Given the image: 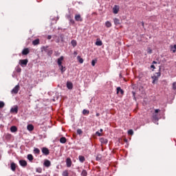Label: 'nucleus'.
<instances>
[{"instance_id": "nucleus-1", "label": "nucleus", "mask_w": 176, "mask_h": 176, "mask_svg": "<svg viewBox=\"0 0 176 176\" xmlns=\"http://www.w3.org/2000/svg\"><path fill=\"white\" fill-rule=\"evenodd\" d=\"M45 52L46 54H47L48 56H52L53 54V50L52 49H49L48 46H44L42 47V52Z\"/></svg>"}, {"instance_id": "nucleus-2", "label": "nucleus", "mask_w": 176, "mask_h": 176, "mask_svg": "<svg viewBox=\"0 0 176 176\" xmlns=\"http://www.w3.org/2000/svg\"><path fill=\"white\" fill-rule=\"evenodd\" d=\"M161 74L160 72H157L154 76H153L151 78L153 79L152 83L155 85L157 80H159V78H160Z\"/></svg>"}, {"instance_id": "nucleus-3", "label": "nucleus", "mask_w": 176, "mask_h": 176, "mask_svg": "<svg viewBox=\"0 0 176 176\" xmlns=\"http://www.w3.org/2000/svg\"><path fill=\"white\" fill-rule=\"evenodd\" d=\"M19 91H20V85H17L12 89V90L11 91V94H17V93H19Z\"/></svg>"}, {"instance_id": "nucleus-4", "label": "nucleus", "mask_w": 176, "mask_h": 176, "mask_svg": "<svg viewBox=\"0 0 176 176\" xmlns=\"http://www.w3.org/2000/svg\"><path fill=\"white\" fill-rule=\"evenodd\" d=\"M10 113L17 114L19 113V106L15 105L13 107H12L10 109Z\"/></svg>"}, {"instance_id": "nucleus-5", "label": "nucleus", "mask_w": 176, "mask_h": 176, "mask_svg": "<svg viewBox=\"0 0 176 176\" xmlns=\"http://www.w3.org/2000/svg\"><path fill=\"white\" fill-rule=\"evenodd\" d=\"M19 64L21 67H25L28 64V59H23L19 60Z\"/></svg>"}, {"instance_id": "nucleus-6", "label": "nucleus", "mask_w": 176, "mask_h": 176, "mask_svg": "<svg viewBox=\"0 0 176 176\" xmlns=\"http://www.w3.org/2000/svg\"><path fill=\"white\" fill-rule=\"evenodd\" d=\"M74 19L76 21H80V22L83 21V18H82L80 14H76L74 16Z\"/></svg>"}, {"instance_id": "nucleus-7", "label": "nucleus", "mask_w": 176, "mask_h": 176, "mask_svg": "<svg viewBox=\"0 0 176 176\" xmlns=\"http://www.w3.org/2000/svg\"><path fill=\"white\" fill-rule=\"evenodd\" d=\"M41 151H42V153H43V155H45V156H47V155H50V153L49 148H47L46 147H43Z\"/></svg>"}, {"instance_id": "nucleus-8", "label": "nucleus", "mask_w": 176, "mask_h": 176, "mask_svg": "<svg viewBox=\"0 0 176 176\" xmlns=\"http://www.w3.org/2000/svg\"><path fill=\"white\" fill-rule=\"evenodd\" d=\"M19 164L20 166H21V167H27V161L24 160H19Z\"/></svg>"}, {"instance_id": "nucleus-9", "label": "nucleus", "mask_w": 176, "mask_h": 176, "mask_svg": "<svg viewBox=\"0 0 176 176\" xmlns=\"http://www.w3.org/2000/svg\"><path fill=\"white\" fill-rule=\"evenodd\" d=\"M66 165H67V167H71V166H72V160H71V158L69 157L67 158Z\"/></svg>"}, {"instance_id": "nucleus-10", "label": "nucleus", "mask_w": 176, "mask_h": 176, "mask_svg": "<svg viewBox=\"0 0 176 176\" xmlns=\"http://www.w3.org/2000/svg\"><path fill=\"white\" fill-rule=\"evenodd\" d=\"M27 54H30V49L29 48H25L22 51L23 56H27Z\"/></svg>"}, {"instance_id": "nucleus-11", "label": "nucleus", "mask_w": 176, "mask_h": 176, "mask_svg": "<svg viewBox=\"0 0 176 176\" xmlns=\"http://www.w3.org/2000/svg\"><path fill=\"white\" fill-rule=\"evenodd\" d=\"M113 12L114 13V14H118V13L119 12L118 6H114V7L113 8Z\"/></svg>"}, {"instance_id": "nucleus-12", "label": "nucleus", "mask_w": 176, "mask_h": 176, "mask_svg": "<svg viewBox=\"0 0 176 176\" xmlns=\"http://www.w3.org/2000/svg\"><path fill=\"white\" fill-rule=\"evenodd\" d=\"M63 60H64V56H60V58H58V67H61L63 65Z\"/></svg>"}, {"instance_id": "nucleus-13", "label": "nucleus", "mask_w": 176, "mask_h": 176, "mask_svg": "<svg viewBox=\"0 0 176 176\" xmlns=\"http://www.w3.org/2000/svg\"><path fill=\"white\" fill-rule=\"evenodd\" d=\"M44 166L45 167H50V166H52V162H50L49 160H45L44 161Z\"/></svg>"}, {"instance_id": "nucleus-14", "label": "nucleus", "mask_w": 176, "mask_h": 176, "mask_svg": "<svg viewBox=\"0 0 176 176\" xmlns=\"http://www.w3.org/2000/svg\"><path fill=\"white\" fill-rule=\"evenodd\" d=\"M119 93H120L122 96L124 94V91H123V89H122V88H120V87H117V94H119Z\"/></svg>"}, {"instance_id": "nucleus-15", "label": "nucleus", "mask_w": 176, "mask_h": 176, "mask_svg": "<svg viewBox=\"0 0 176 176\" xmlns=\"http://www.w3.org/2000/svg\"><path fill=\"white\" fill-rule=\"evenodd\" d=\"M67 89H69V90L72 89V88L74 87V85L72 84V82H67Z\"/></svg>"}, {"instance_id": "nucleus-16", "label": "nucleus", "mask_w": 176, "mask_h": 176, "mask_svg": "<svg viewBox=\"0 0 176 176\" xmlns=\"http://www.w3.org/2000/svg\"><path fill=\"white\" fill-rule=\"evenodd\" d=\"M100 141L101 144H108V140L106 139L105 138H101L100 139Z\"/></svg>"}, {"instance_id": "nucleus-17", "label": "nucleus", "mask_w": 176, "mask_h": 176, "mask_svg": "<svg viewBox=\"0 0 176 176\" xmlns=\"http://www.w3.org/2000/svg\"><path fill=\"white\" fill-rule=\"evenodd\" d=\"M11 133H16L17 131V127L16 126H12L10 127Z\"/></svg>"}, {"instance_id": "nucleus-18", "label": "nucleus", "mask_w": 176, "mask_h": 176, "mask_svg": "<svg viewBox=\"0 0 176 176\" xmlns=\"http://www.w3.org/2000/svg\"><path fill=\"white\" fill-rule=\"evenodd\" d=\"M60 144H65L67 142V138L65 137H62L60 138Z\"/></svg>"}, {"instance_id": "nucleus-19", "label": "nucleus", "mask_w": 176, "mask_h": 176, "mask_svg": "<svg viewBox=\"0 0 176 176\" xmlns=\"http://www.w3.org/2000/svg\"><path fill=\"white\" fill-rule=\"evenodd\" d=\"M10 167L12 171H16V164L14 162L11 163Z\"/></svg>"}, {"instance_id": "nucleus-20", "label": "nucleus", "mask_w": 176, "mask_h": 176, "mask_svg": "<svg viewBox=\"0 0 176 176\" xmlns=\"http://www.w3.org/2000/svg\"><path fill=\"white\" fill-rule=\"evenodd\" d=\"M105 25L107 28H111V27H112V23H111L110 21H107L105 23Z\"/></svg>"}, {"instance_id": "nucleus-21", "label": "nucleus", "mask_w": 176, "mask_h": 176, "mask_svg": "<svg viewBox=\"0 0 176 176\" xmlns=\"http://www.w3.org/2000/svg\"><path fill=\"white\" fill-rule=\"evenodd\" d=\"M78 159L80 163H83L85 160V157L83 155H79Z\"/></svg>"}, {"instance_id": "nucleus-22", "label": "nucleus", "mask_w": 176, "mask_h": 176, "mask_svg": "<svg viewBox=\"0 0 176 176\" xmlns=\"http://www.w3.org/2000/svg\"><path fill=\"white\" fill-rule=\"evenodd\" d=\"M32 44L34 45V46H36V45H39V38H37L36 40H34L32 41Z\"/></svg>"}, {"instance_id": "nucleus-23", "label": "nucleus", "mask_w": 176, "mask_h": 176, "mask_svg": "<svg viewBox=\"0 0 176 176\" xmlns=\"http://www.w3.org/2000/svg\"><path fill=\"white\" fill-rule=\"evenodd\" d=\"M113 21H114V24H116V25L120 24V20H119L117 18L114 19Z\"/></svg>"}, {"instance_id": "nucleus-24", "label": "nucleus", "mask_w": 176, "mask_h": 176, "mask_svg": "<svg viewBox=\"0 0 176 176\" xmlns=\"http://www.w3.org/2000/svg\"><path fill=\"white\" fill-rule=\"evenodd\" d=\"M28 130L29 131H32L34 130V125L32 124L28 125Z\"/></svg>"}, {"instance_id": "nucleus-25", "label": "nucleus", "mask_w": 176, "mask_h": 176, "mask_svg": "<svg viewBox=\"0 0 176 176\" xmlns=\"http://www.w3.org/2000/svg\"><path fill=\"white\" fill-rule=\"evenodd\" d=\"M28 159L30 162H32V160H34V156L32 154H28Z\"/></svg>"}, {"instance_id": "nucleus-26", "label": "nucleus", "mask_w": 176, "mask_h": 176, "mask_svg": "<svg viewBox=\"0 0 176 176\" xmlns=\"http://www.w3.org/2000/svg\"><path fill=\"white\" fill-rule=\"evenodd\" d=\"M77 60L80 63V64H83V58H82L80 56H77Z\"/></svg>"}, {"instance_id": "nucleus-27", "label": "nucleus", "mask_w": 176, "mask_h": 176, "mask_svg": "<svg viewBox=\"0 0 176 176\" xmlns=\"http://www.w3.org/2000/svg\"><path fill=\"white\" fill-rule=\"evenodd\" d=\"M59 68H60L62 74L65 72V67L63 66V65H60V66H59Z\"/></svg>"}, {"instance_id": "nucleus-28", "label": "nucleus", "mask_w": 176, "mask_h": 176, "mask_svg": "<svg viewBox=\"0 0 176 176\" xmlns=\"http://www.w3.org/2000/svg\"><path fill=\"white\" fill-rule=\"evenodd\" d=\"M71 43H72V45L73 46V47H75L76 46V45H78L76 40H72L71 41Z\"/></svg>"}, {"instance_id": "nucleus-29", "label": "nucleus", "mask_w": 176, "mask_h": 176, "mask_svg": "<svg viewBox=\"0 0 176 176\" xmlns=\"http://www.w3.org/2000/svg\"><path fill=\"white\" fill-rule=\"evenodd\" d=\"M34 153L36 155H39V153H41V150H39V148H34Z\"/></svg>"}, {"instance_id": "nucleus-30", "label": "nucleus", "mask_w": 176, "mask_h": 176, "mask_svg": "<svg viewBox=\"0 0 176 176\" xmlns=\"http://www.w3.org/2000/svg\"><path fill=\"white\" fill-rule=\"evenodd\" d=\"M96 46H102V41H97L96 42Z\"/></svg>"}, {"instance_id": "nucleus-31", "label": "nucleus", "mask_w": 176, "mask_h": 176, "mask_svg": "<svg viewBox=\"0 0 176 176\" xmlns=\"http://www.w3.org/2000/svg\"><path fill=\"white\" fill-rule=\"evenodd\" d=\"M89 113H90V111L89 110H87V109H84L82 111V114L83 115H89Z\"/></svg>"}, {"instance_id": "nucleus-32", "label": "nucleus", "mask_w": 176, "mask_h": 176, "mask_svg": "<svg viewBox=\"0 0 176 176\" xmlns=\"http://www.w3.org/2000/svg\"><path fill=\"white\" fill-rule=\"evenodd\" d=\"M82 176H87V171L86 170H82L81 173Z\"/></svg>"}, {"instance_id": "nucleus-33", "label": "nucleus", "mask_w": 176, "mask_h": 176, "mask_svg": "<svg viewBox=\"0 0 176 176\" xmlns=\"http://www.w3.org/2000/svg\"><path fill=\"white\" fill-rule=\"evenodd\" d=\"M77 134H78V135H81V134H83V131L80 129H77Z\"/></svg>"}, {"instance_id": "nucleus-34", "label": "nucleus", "mask_w": 176, "mask_h": 176, "mask_svg": "<svg viewBox=\"0 0 176 176\" xmlns=\"http://www.w3.org/2000/svg\"><path fill=\"white\" fill-rule=\"evenodd\" d=\"M15 70L16 72L20 73L21 72V67H19V66H16L15 68Z\"/></svg>"}, {"instance_id": "nucleus-35", "label": "nucleus", "mask_w": 176, "mask_h": 176, "mask_svg": "<svg viewBox=\"0 0 176 176\" xmlns=\"http://www.w3.org/2000/svg\"><path fill=\"white\" fill-rule=\"evenodd\" d=\"M5 107V102L3 101H0V109Z\"/></svg>"}, {"instance_id": "nucleus-36", "label": "nucleus", "mask_w": 176, "mask_h": 176, "mask_svg": "<svg viewBox=\"0 0 176 176\" xmlns=\"http://www.w3.org/2000/svg\"><path fill=\"white\" fill-rule=\"evenodd\" d=\"M69 173H68V170H65L63 172V176H68Z\"/></svg>"}, {"instance_id": "nucleus-37", "label": "nucleus", "mask_w": 176, "mask_h": 176, "mask_svg": "<svg viewBox=\"0 0 176 176\" xmlns=\"http://www.w3.org/2000/svg\"><path fill=\"white\" fill-rule=\"evenodd\" d=\"M128 134L129 135H133V134H134V131L132 129H130L128 131Z\"/></svg>"}, {"instance_id": "nucleus-38", "label": "nucleus", "mask_w": 176, "mask_h": 176, "mask_svg": "<svg viewBox=\"0 0 176 176\" xmlns=\"http://www.w3.org/2000/svg\"><path fill=\"white\" fill-rule=\"evenodd\" d=\"M171 50L173 52V53H175L176 52V45H175L172 48Z\"/></svg>"}, {"instance_id": "nucleus-39", "label": "nucleus", "mask_w": 176, "mask_h": 176, "mask_svg": "<svg viewBox=\"0 0 176 176\" xmlns=\"http://www.w3.org/2000/svg\"><path fill=\"white\" fill-rule=\"evenodd\" d=\"M96 160L98 162L100 160H101V155H98L96 156Z\"/></svg>"}, {"instance_id": "nucleus-40", "label": "nucleus", "mask_w": 176, "mask_h": 176, "mask_svg": "<svg viewBox=\"0 0 176 176\" xmlns=\"http://www.w3.org/2000/svg\"><path fill=\"white\" fill-rule=\"evenodd\" d=\"M69 22L71 23V24H72L74 25V24H75V21L72 19H69Z\"/></svg>"}, {"instance_id": "nucleus-41", "label": "nucleus", "mask_w": 176, "mask_h": 176, "mask_svg": "<svg viewBox=\"0 0 176 176\" xmlns=\"http://www.w3.org/2000/svg\"><path fill=\"white\" fill-rule=\"evenodd\" d=\"M96 63H97L96 60H93L91 61V65H92V67H94V66L96 65Z\"/></svg>"}, {"instance_id": "nucleus-42", "label": "nucleus", "mask_w": 176, "mask_h": 176, "mask_svg": "<svg viewBox=\"0 0 176 176\" xmlns=\"http://www.w3.org/2000/svg\"><path fill=\"white\" fill-rule=\"evenodd\" d=\"M173 90H176V82L173 83Z\"/></svg>"}, {"instance_id": "nucleus-43", "label": "nucleus", "mask_w": 176, "mask_h": 176, "mask_svg": "<svg viewBox=\"0 0 176 176\" xmlns=\"http://www.w3.org/2000/svg\"><path fill=\"white\" fill-rule=\"evenodd\" d=\"M96 135H98V137H101V135H102V134H101V133H100L99 131H96Z\"/></svg>"}, {"instance_id": "nucleus-44", "label": "nucleus", "mask_w": 176, "mask_h": 176, "mask_svg": "<svg viewBox=\"0 0 176 176\" xmlns=\"http://www.w3.org/2000/svg\"><path fill=\"white\" fill-rule=\"evenodd\" d=\"M147 53H148V54H152V50L151 48H148Z\"/></svg>"}, {"instance_id": "nucleus-45", "label": "nucleus", "mask_w": 176, "mask_h": 176, "mask_svg": "<svg viewBox=\"0 0 176 176\" xmlns=\"http://www.w3.org/2000/svg\"><path fill=\"white\" fill-rule=\"evenodd\" d=\"M155 113H159V112H160V109H155Z\"/></svg>"}, {"instance_id": "nucleus-46", "label": "nucleus", "mask_w": 176, "mask_h": 176, "mask_svg": "<svg viewBox=\"0 0 176 176\" xmlns=\"http://www.w3.org/2000/svg\"><path fill=\"white\" fill-rule=\"evenodd\" d=\"M10 137H12V135H10V134L6 135V138H10Z\"/></svg>"}, {"instance_id": "nucleus-47", "label": "nucleus", "mask_w": 176, "mask_h": 176, "mask_svg": "<svg viewBox=\"0 0 176 176\" xmlns=\"http://www.w3.org/2000/svg\"><path fill=\"white\" fill-rule=\"evenodd\" d=\"M74 56H78V52L76 51H75L74 52Z\"/></svg>"}, {"instance_id": "nucleus-48", "label": "nucleus", "mask_w": 176, "mask_h": 176, "mask_svg": "<svg viewBox=\"0 0 176 176\" xmlns=\"http://www.w3.org/2000/svg\"><path fill=\"white\" fill-rule=\"evenodd\" d=\"M47 39H49V40L52 39V36L48 35V36H47Z\"/></svg>"}, {"instance_id": "nucleus-49", "label": "nucleus", "mask_w": 176, "mask_h": 176, "mask_svg": "<svg viewBox=\"0 0 176 176\" xmlns=\"http://www.w3.org/2000/svg\"><path fill=\"white\" fill-rule=\"evenodd\" d=\"M151 68H153V69H155V66L153 65H151Z\"/></svg>"}, {"instance_id": "nucleus-50", "label": "nucleus", "mask_w": 176, "mask_h": 176, "mask_svg": "<svg viewBox=\"0 0 176 176\" xmlns=\"http://www.w3.org/2000/svg\"><path fill=\"white\" fill-rule=\"evenodd\" d=\"M128 141H129V140H128L126 138H124V142H128Z\"/></svg>"}, {"instance_id": "nucleus-51", "label": "nucleus", "mask_w": 176, "mask_h": 176, "mask_svg": "<svg viewBox=\"0 0 176 176\" xmlns=\"http://www.w3.org/2000/svg\"><path fill=\"white\" fill-rule=\"evenodd\" d=\"M153 119H157V117L156 116H153Z\"/></svg>"}, {"instance_id": "nucleus-52", "label": "nucleus", "mask_w": 176, "mask_h": 176, "mask_svg": "<svg viewBox=\"0 0 176 176\" xmlns=\"http://www.w3.org/2000/svg\"><path fill=\"white\" fill-rule=\"evenodd\" d=\"M153 64H157V62L153 61Z\"/></svg>"}, {"instance_id": "nucleus-53", "label": "nucleus", "mask_w": 176, "mask_h": 176, "mask_svg": "<svg viewBox=\"0 0 176 176\" xmlns=\"http://www.w3.org/2000/svg\"><path fill=\"white\" fill-rule=\"evenodd\" d=\"M96 116H97V117L100 116V113H96Z\"/></svg>"}, {"instance_id": "nucleus-54", "label": "nucleus", "mask_w": 176, "mask_h": 176, "mask_svg": "<svg viewBox=\"0 0 176 176\" xmlns=\"http://www.w3.org/2000/svg\"><path fill=\"white\" fill-rule=\"evenodd\" d=\"M100 133H102V131H103L102 129H100Z\"/></svg>"}, {"instance_id": "nucleus-55", "label": "nucleus", "mask_w": 176, "mask_h": 176, "mask_svg": "<svg viewBox=\"0 0 176 176\" xmlns=\"http://www.w3.org/2000/svg\"><path fill=\"white\" fill-rule=\"evenodd\" d=\"M142 25L144 27V22L142 23Z\"/></svg>"}, {"instance_id": "nucleus-56", "label": "nucleus", "mask_w": 176, "mask_h": 176, "mask_svg": "<svg viewBox=\"0 0 176 176\" xmlns=\"http://www.w3.org/2000/svg\"><path fill=\"white\" fill-rule=\"evenodd\" d=\"M133 96H134V94H135V93L133 92Z\"/></svg>"}]
</instances>
